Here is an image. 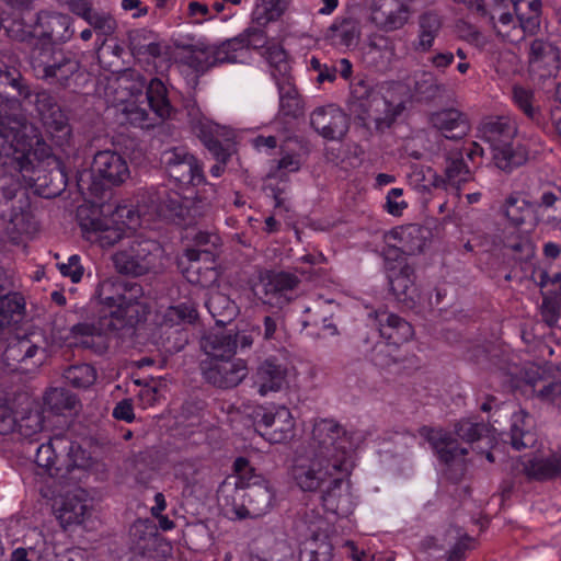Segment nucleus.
Wrapping results in <instances>:
<instances>
[{
	"mask_svg": "<svg viewBox=\"0 0 561 561\" xmlns=\"http://www.w3.org/2000/svg\"><path fill=\"white\" fill-rule=\"evenodd\" d=\"M199 346L208 359L232 358L237 351L236 334L232 330H209L201 337Z\"/></svg>",
	"mask_w": 561,
	"mask_h": 561,
	"instance_id": "nucleus-36",
	"label": "nucleus"
},
{
	"mask_svg": "<svg viewBox=\"0 0 561 561\" xmlns=\"http://www.w3.org/2000/svg\"><path fill=\"white\" fill-rule=\"evenodd\" d=\"M551 285H558V289L542 293L541 317L549 325L553 327L561 316V272L550 276Z\"/></svg>",
	"mask_w": 561,
	"mask_h": 561,
	"instance_id": "nucleus-52",
	"label": "nucleus"
},
{
	"mask_svg": "<svg viewBox=\"0 0 561 561\" xmlns=\"http://www.w3.org/2000/svg\"><path fill=\"white\" fill-rule=\"evenodd\" d=\"M305 313H310V317L301 321L304 329L321 325L322 330L325 332L323 336H335L339 334L337 327L331 321L332 313L329 314L323 308L314 307L313 310L306 308Z\"/></svg>",
	"mask_w": 561,
	"mask_h": 561,
	"instance_id": "nucleus-61",
	"label": "nucleus"
},
{
	"mask_svg": "<svg viewBox=\"0 0 561 561\" xmlns=\"http://www.w3.org/2000/svg\"><path fill=\"white\" fill-rule=\"evenodd\" d=\"M142 297L133 300H124L116 309L110 310L108 314L102 317V327L111 332H118L124 329H135L139 323L145 322L148 314V307Z\"/></svg>",
	"mask_w": 561,
	"mask_h": 561,
	"instance_id": "nucleus-25",
	"label": "nucleus"
},
{
	"mask_svg": "<svg viewBox=\"0 0 561 561\" xmlns=\"http://www.w3.org/2000/svg\"><path fill=\"white\" fill-rule=\"evenodd\" d=\"M62 377L69 386L85 390L95 383L98 371L91 364H75L64 370Z\"/></svg>",
	"mask_w": 561,
	"mask_h": 561,
	"instance_id": "nucleus-56",
	"label": "nucleus"
},
{
	"mask_svg": "<svg viewBox=\"0 0 561 561\" xmlns=\"http://www.w3.org/2000/svg\"><path fill=\"white\" fill-rule=\"evenodd\" d=\"M72 25L73 19L67 13L51 10L36 13L32 26L36 41L30 48L28 64L38 80L66 89L82 76L79 59L71 51L58 47L72 38Z\"/></svg>",
	"mask_w": 561,
	"mask_h": 561,
	"instance_id": "nucleus-1",
	"label": "nucleus"
},
{
	"mask_svg": "<svg viewBox=\"0 0 561 561\" xmlns=\"http://www.w3.org/2000/svg\"><path fill=\"white\" fill-rule=\"evenodd\" d=\"M45 358V337L38 333H31L11 340L2 353V362L7 368L22 374L36 369Z\"/></svg>",
	"mask_w": 561,
	"mask_h": 561,
	"instance_id": "nucleus-7",
	"label": "nucleus"
},
{
	"mask_svg": "<svg viewBox=\"0 0 561 561\" xmlns=\"http://www.w3.org/2000/svg\"><path fill=\"white\" fill-rule=\"evenodd\" d=\"M144 296V288L135 282L118 279H105L96 288L95 297L100 304L107 306L111 310L116 309L124 300H133Z\"/></svg>",
	"mask_w": 561,
	"mask_h": 561,
	"instance_id": "nucleus-32",
	"label": "nucleus"
},
{
	"mask_svg": "<svg viewBox=\"0 0 561 561\" xmlns=\"http://www.w3.org/2000/svg\"><path fill=\"white\" fill-rule=\"evenodd\" d=\"M455 434L458 438L468 444L479 443L486 440L491 444L490 426L484 422H473L470 419H462L455 424Z\"/></svg>",
	"mask_w": 561,
	"mask_h": 561,
	"instance_id": "nucleus-57",
	"label": "nucleus"
},
{
	"mask_svg": "<svg viewBox=\"0 0 561 561\" xmlns=\"http://www.w3.org/2000/svg\"><path fill=\"white\" fill-rule=\"evenodd\" d=\"M130 176L126 159L113 150H101L94 154L87 190L92 196L103 198L113 186L123 184Z\"/></svg>",
	"mask_w": 561,
	"mask_h": 561,
	"instance_id": "nucleus-6",
	"label": "nucleus"
},
{
	"mask_svg": "<svg viewBox=\"0 0 561 561\" xmlns=\"http://www.w3.org/2000/svg\"><path fill=\"white\" fill-rule=\"evenodd\" d=\"M162 245L142 236L127 238L112 255L115 271L125 276L140 277L156 272L161 266Z\"/></svg>",
	"mask_w": 561,
	"mask_h": 561,
	"instance_id": "nucleus-5",
	"label": "nucleus"
},
{
	"mask_svg": "<svg viewBox=\"0 0 561 561\" xmlns=\"http://www.w3.org/2000/svg\"><path fill=\"white\" fill-rule=\"evenodd\" d=\"M286 8L287 0H261L253 12L254 20L260 25H266L279 19Z\"/></svg>",
	"mask_w": 561,
	"mask_h": 561,
	"instance_id": "nucleus-60",
	"label": "nucleus"
},
{
	"mask_svg": "<svg viewBox=\"0 0 561 561\" xmlns=\"http://www.w3.org/2000/svg\"><path fill=\"white\" fill-rule=\"evenodd\" d=\"M273 77L278 90V115L287 118H298L304 115L305 104L291 76Z\"/></svg>",
	"mask_w": 561,
	"mask_h": 561,
	"instance_id": "nucleus-37",
	"label": "nucleus"
},
{
	"mask_svg": "<svg viewBox=\"0 0 561 561\" xmlns=\"http://www.w3.org/2000/svg\"><path fill=\"white\" fill-rule=\"evenodd\" d=\"M151 111L160 118H173L175 108L171 105L168 89L159 78H152L146 91Z\"/></svg>",
	"mask_w": 561,
	"mask_h": 561,
	"instance_id": "nucleus-49",
	"label": "nucleus"
},
{
	"mask_svg": "<svg viewBox=\"0 0 561 561\" xmlns=\"http://www.w3.org/2000/svg\"><path fill=\"white\" fill-rule=\"evenodd\" d=\"M410 89L417 102L426 104L443 98L447 91V87L428 71L415 75L413 85H411Z\"/></svg>",
	"mask_w": 561,
	"mask_h": 561,
	"instance_id": "nucleus-44",
	"label": "nucleus"
},
{
	"mask_svg": "<svg viewBox=\"0 0 561 561\" xmlns=\"http://www.w3.org/2000/svg\"><path fill=\"white\" fill-rule=\"evenodd\" d=\"M482 138L492 149V159L496 168L504 172H511L527 162L529 152L527 148L518 144L513 146L517 134L516 124L508 117H491L482 124Z\"/></svg>",
	"mask_w": 561,
	"mask_h": 561,
	"instance_id": "nucleus-3",
	"label": "nucleus"
},
{
	"mask_svg": "<svg viewBox=\"0 0 561 561\" xmlns=\"http://www.w3.org/2000/svg\"><path fill=\"white\" fill-rule=\"evenodd\" d=\"M21 178L24 186L33 188L34 193L44 198H54L60 195L67 186V175L60 167L46 169L42 162L30 160L24 167Z\"/></svg>",
	"mask_w": 561,
	"mask_h": 561,
	"instance_id": "nucleus-13",
	"label": "nucleus"
},
{
	"mask_svg": "<svg viewBox=\"0 0 561 561\" xmlns=\"http://www.w3.org/2000/svg\"><path fill=\"white\" fill-rule=\"evenodd\" d=\"M65 443L64 438L56 437L46 444H42L35 455V463L45 470V472L57 479H64V467L56 454V445Z\"/></svg>",
	"mask_w": 561,
	"mask_h": 561,
	"instance_id": "nucleus-51",
	"label": "nucleus"
},
{
	"mask_svg": "<svg viewBox=\"0 0 561 561\" xmlns=\"http://www.w3.org/2000/svg\"><path fill=\"white\" fill-rule=\"evenodd\" d=\"M430 231L420 225H408L393 229L387 236V245L383 249L385 261L408 260L423 251Z\"/></svg>",
	"mask_w": 561,
	"mask_h": 561,
	"instance_id": "nucleus-14",
	"label": "nucleus"
},
{
	"mask_svg": "<svg viewBox=\"0 0 561 561\" xmlns=\"http://www.w3.org/2000/svg\"><path fill=\"white\" fill-rule=\"evenodd\" d=\"M442 26L443 22L437 13L430 11L421 14L419 18L417 42L414 43V49L420 53L431 50Z\"/></svg>",
	"mask_w": 561,
	"mask_h": 561,
	"instance_id": "nucleus-50",
	"label": "nucleus"
},
{
	"mask_svg": "<svg viewBox=\"0 0 561 561\" xmlns=\"http://www.w3.org/2000/svg\"><path fill=\"white\" fill-rule=\"evenodd\" d=\"M24 186L23 180L19 172H8L0 175V217L10 222H14L22 211V199H19L16 205V197L19 194L25 195L21 192Z\"/></svg>",
	"mask_w": 561,
	"mask_h": 561,
	"instance_id": "nucleus-33",
	"label": "nucleus"
},
{
	"mask_svg": "<svg viewBox=\"0 0 561 561\" xmlns=\"http://www.w3.org/2000/svg\"><path fill=\"white\" fill-rule=\"evenodd\" d=\"M84 492L77 490L76 493H67L55 501L54 512L64 529L73 525H80L88 513V504Z\"/></svg>",
	"mask_w": 561,
	"mask_h": 561,
	"instance_id": "nucleus-35",
	"label": "nucleus"
},
{
	"mask_svg": "<svg viewBox=\"0 0 561 561\" xmlns=\"http://www.w3.org/2000/svg\"><path fill=\"white\" fill-rule=\"evenodd\" d=\"M61 465L65 473L64 479L72 478L73 471H81L90 466V457L78 443L70 442L67 458Z\"/></svg>",
	"mask_w": 561,
	"mask_h": 561,
	"instance_id": "nucleus-59",
	"label": "nucleus"
},
{
	"mask_svg": "<svg viewBox=\"0 0 561 561\" xmlns=\"http://www.w3.org/2000/svg\"><path fill=\"white\" fill-rule=\"evenodd\" d=\"M344 474H334L322 489L320 496L327 512L340 517H347L354 511V501L350 485L344 482Z\"/></svg>",
	"mask_w": 561,
	"mask_h": 561,
	"instance_id": "nucleus-28",
	"label": "nucleus"
},
{
	"mask_svg": "<svg viewBox=\"0 0 561 561\" xmlns=\"http://www.w3.org/2000/svg\"><path fill=\"white\" fill-rule=\"evenodd\" d=\"M91 216H82V210L79 211V225L83 237L92 242L98 243L101 248H110L114 244L127 240L124 237V229L122 226H113L115 219L101 218L96 211L92 210Z\"/></svg>",
	"mask_w": 561,
	"mask_h": 561,
	"instance_id": "nucleus-22",
	"label": "nucleus"
},
{
	"mask_svg": "<svg viewBox=\"0 0 561 561\" xmlns=\"http://www.w3.org/2000/svg\"><path fill=\"white\" fill-rule=\"evenodd\" d=\"M85 22L94 30L96 34L102 36L112 35L117 27V23L113 15L104 10L94 9Z\"/></svg>",
	"mask_w": 561,
	"mask_h": 561,
	"instance_id": "nucleus-63",
	"label": "nucleus"
},
{
	"mask_svg": "<svg viewBox=\"0 0 561 561\" xmlns=\"http://www.w3.org/2000/svg\"><path fill=\"white\" fill-rule=\"evenodd\" d=\"M129 550L142 558L157 559L165 557L170 546L152 520L138 519L129 529Z\"/></svg>",
	"mask_w": 561,
	"mask_h": 561,
	"instance_id": "nucleus-16",
	"label": "nucleus"
},
{
	"mask_svg": "<svg viewBox=\"0 0 561 561\" xmlns=\"http://www.w3.org/2000/svg\"><path fill=\"white\" fill-rule=\"evenodd\" d=\"M24 307L23 297L13 289L0 295V331L20 321Z\"/></svg>",
	"mask_w": 561,
	"mask_h": 561,
	"instance_id": "nucleus-53",
	"label": "nucleus"
},
{
	"mask_svg": "<svg viewBox=\"0 0 561 561\" xmlns=\"http://www.w3.org/2000/svg\"><path fill=\"white\" fill-rule=\"evenodd\" d=\"M325 37L336 46L355 47L360 37L359 21L353 16H340L328 28Z\"/></svg>",
	"mask_w": 561,
	"mask_h": 561,
	"instance_id": "nucleus-40",
	"label": "nucleus"
},
{
	"mask_svg": "<svg viewBox=\"0 0 561 561\" xmlns=\"http://www.w3.org/2000/svg\"><path fill=\"white\" fill-rule=\"evenodd\" d=\"M187 114L191 117L193 131L217 161L210 168V174L215 178L220 176L232 156L237 152L234 145L229 140L221 141L215 135L216 127L203 117L194 105L187 110Z\"/></svg>",
	"mask_w": 561,
	"mask_h": 561,
	"instance_id": "nucleus-10",
	"label": "nucleus"
},
{
	"mask_svg": "<svg viewBox=\"0 0 561 561\" xmlns=\"http://www.w3.org/2000/svg\"><path fill=\"white\" fill-rule=\"evenodd\" d=\"M410 9L401 0H375L370 21L386 32L401 28L409 20Z\"/></svg>",
	"mask_w": 561,
	"mask_h": 561,
	"instance_id": "nucleus-29",
	"label": "nucleus"
},
{
	"mask_svg": "<svg viewBox=\"0 0 561 561\" xmlns=\"http://www.w3.org/2000/svg\"><path fill=\"white\" fill-rule=\"evenodd\" d=\"M313 455L332 461L333 469H342L344 476L351 473L353 442L346 430L334 420L317 421L312 428Z\"/></svg>",
	"mask_w": 561,
	"mask_h": 561,
	"instance_id": "nucleus-4",
	"label": "nucleus"
},
{
	"mask_svg": "<svg viewBox=\"0 0 561 561\" xmlns=\"http://www.w3.org/2000/svg\"><path fill=\"white\" fill-rule=\"evenodd\" d=\"M306 526V539L300 545L299 561H334L333 543L324 530L325 520L316 515L306 513L297 527Z\"/></svg>",
	"mask_w": 561,
	"mask_h": 561,
	"instance_id": "nucleus-11",
	"label": "nucleus"
},
{
	"mask_svg": "<svg viewBox=\"0 0 561 561\" xmlns=\"http://www.w3.org/2000/svg\"><path fill=\"white\" fill-rule=\"evenodd\" d=\"M310 125L328 140H342L350 129V117L339 106L329 104L310 114Z\"/></svg>",
	"mask_w": 561,
	"mask_h": 561,
	"instance_id": "nucleus-24",
	"label": "nucleus"
},
{
	"mask_svg": "<svg viewBox=\"0 0 561 561\" xmlns=\"http://www.w3.org/2000/svg\"><path fill=\"white\" fill-rule=\"evenodd\" d=\"M536 203H531L519 194H511L500 208L513 227H520L535 218Z\"/></svg>",
	"mask_w": 561,
	"mask_h": 561,
	"instance_id": "nucleus-42",
	"label": "nucleus"
},
{
	"mask_svg": "<svg viewBox=\"0 0 561 561\" xmlns=\"http://www.w3.org/2000/svg\"><path fill=\"white\" fill-rule=\"evenodd\" d=\"M150 201L161 217L187 225L186 197H182L180 193L165 186L157 187L150 194Z\"/></svg>",
	"mask_w": 561,
	"mask_h": 561,
	"instance_id": "nucleus-34",
	"label": "nucleus"
},
{
	"mask_svg": "<svg viewBox=\"0 0 561 561\" xmlns=\"http://www.w3.org/2000/svg\"><path fill=\"white\" fill-rule=\"evenodd\" d=\"M211 46L196 44L191 46V54L187 56V65L196 72L204 73L215 66L213 60Z\"/></svg>",
	"mask_w": 561,
	"mask_h": 561,
	"instance_id": "nucleus-62",
	"label": "nucleus"
},
{
	"mask_svg": "<svg viewBox=\"0 0 561 561\" xmlns=\"http://www.w3.org/2000/svg\"><path fill=\"white\" fill-rule=\"evenodd\" d=\"M256 431L272 444L289 440L295 435V421L290 411L280 407L275 412H256L254 419Z\"/></svg>",
	"mask_w": 561,
	"mask_h": 561,
	"instance_id": "nucleus-20",
	"label": "nucleus"
},
{
	"mask_svg": "<svg viewBox=\"0 0 561 561\" xmlns=\"http://www.w3.org/2000/svg\"><path fill=\"white\" fill-rule=\"evenodd\" d=\"M510 436L516 450L534 446L536 434L533 432V417L528 412L519 410L512 415Z\"/></svg>",
	"mask_w": 561,
	"mask_h": 561,
	"instance_id": "nucleus-46",
	"label": "nucleus"
},
{
	"mask_svg": "<svg viewBox=\"0 0 561 561\" xmlns=\"http://www.w3.org/2000/svg\"><path fill=\"white\" fill-rule=\"evenodd\" d=\"M204 380L219 389H231L240 385L248 376L243 359H205L199 364Z\"/></svg>",
	"mask_w": 561,
	"mask_h": 561,
	"instance_id": "nucleus-18",
	"label": "nucleus"
},
{
	"mask_svg": "<svg viewBox=\"0 0 561 561\" xmlns=\"http://www.w3.org/2000/svg\"><path fill=\"white\" fill-rule=\"evenodd\" d=\"M527 382L531 386L533 394L541 402L549 404L561 403V377L538 376L537 378H529Z\"/></svg>",
	"mask_w": 561,
	"mask_h": 561,
	"instance_id": "nucleus-54",
	"label": "nucleus"
},
{
	"mask_svg": "<svg viewBox=\"0 0 561 561\" xmlns=\"http://www.w3.org/2000/svg\"><path fill=\"white\" fill-rule=\"evenodd\" d=\"M513 100L516 106L537 126L545 125V117L538 105H535L534 91L520 85L513 87Z\"/></svg>",
	"mask_w": 561,
	"mask_h": 561,
	"instance_id": "nucleus-55",
	"label": "nucleus"
},
{
	"mask_svg": "<svg viewBox=\"0 0 561 561\" xmlns=\"http://www.w3.org/2000/svg\"><path fill=\"white\" fill-rule=\"evenodd\" d=\"M419 434L428 442L439 461L448 467L447 478L454 483L459 482L466 473L465 460L459 458L466 456L468 449L460 447L457 439L442 428L424 425L419 428Z\"/></svg>",
	"mask_w": 561,
	"mask_h": 561,
	"instance_id": "nucleus-8",
	"label": "nucleus"
},
{
	"mask_svg": "<svg viewBox=\"0 0 561 561\" xmlns=\"http://www.w3.org/2000/svg\"><path fill=\"white\" fill-rule=\"evenodd\" d=\"M332 461L313 458L307 463H297L293 467V478L305 492H314L324 488L334 474H343L342 469H333Z\"/></svg>",
	"mask_w": 561,
	"mask_h": 561,
	"instance_id": "nucleus-23",
	"label": "nucleus"
},
{
	"mask_svg": "<svg viewBox=\"0 0 561 561\" xmlns=\"http://www.w3.org/2000/svg\"><path fill=\"white\" fill-rule=\"evenodd\" d=\"M347 107L359 126L371 131V123H374V130L377 133H383L390 128L404 108L402 103L390 102L382 94L381 88L366 79H358L351 83Z\"/></svg>",
	"mask_w": 561,
	"mask_h": 561,
	"instance_id": "nucleus-2",
	"label": "nucleus"
},
{
	"mask_svg": "<svg viewBox=\"0 0 561 561\" xmlns=\"http://www.w3.org/2000/svg\"><path fill=\"white\" fill-rule=\"evenodd\" d=\"M385 262L390 291L399 302L413 307L417 297L414 267L408 260Z\"/></svg>",
	"mask_w": 561,
	"mask_h": 561,
	"instance_id": "nucleus-21",
	"label": "nucleus"
},
{
	"mask_svg": "<svg viewBox=\"0 0 561 561\" xmlns=\"http://www.w3.org/2000/svg\"><path fill=\"white\" fill-rule=\"evenodd\" d=\"M440 148L444 159V176H436L434 185L437 187L446 184L459 186L471 181L473 171L466 163L463 149L460 145L449 146L443 144Z\"/></svg>",
	"mask_w": 561,
	"mask_h": 561,
	"instance_id": "nucleus-26",
	"label": "nucleus"
},
{
	"mask_svg": "<svg viewBox=\"0 0 561 561\" xmlns=\"http://www.w3.org/2000/svg\"><path fill=\"white\" fill-rule=\"evenodd\" d=\"M376 321L380 335L392 345H401L410 341L414 334L411 323L398 314L377 311Z\"/></svg>",
	"mask_w": 561,
	"mask_h": 561,
	"instance_id": "nucleus-38",
	"label": "nucleus"
},
{
	"mask_svg": "<svg viewBox=\"0 0 561 561\" xmlns=\"http://www.w3.org/2000/svg\"><path fill=\"white\" fill-rule=\"evenodd\" d=\"M76 403L77 397L65 388H53L44 396L45 407L57 415L73 410Z\"/></svg>",
	"mask_w": 561,
	"mask_h": 561,
	"instance_id": "nucleus-58",
	"label": "nucleus"
},
{
	"mask_svg": "<svg viewBox=\"0 0 561 561\" xmlns=\"http://www.w3.org/2000/svg\"><path fill=\"white\" fill-rule=\"evenodd\" d=\"M490 21L497 34L508 43L524 39L518 19L512 9V0H494L490 9Z\"/></svg>",
	"mask_w": 561,
	"mask_h": 561,
	"instance_id": "nucleus-30",
	"label": "nucleus"
},
{
	"mask_svg": "<svg viewBox=\"0 0 561 561\" xmlns=\"http://www.w3.org/2000/svg\"><path fill=\"white\" fill-rule=\"evenodd\" d=\"M299 284L300 279L295 273L263 270L259 273L253 291L264 305L283 309L293 300Z\"/></svg>",
	"mask_w": 561,
	"mask_h": 561,
	"instance_id": "nucleus-9",
	"label": "nucleus"
},
{
	"mask_svg": "<svg viewBox=\"0 0 561 561\" xmlns=\"http://www.w3.org/2000/svg\"><path fill=\"white\" fill-rule=\"evenodd\" d=\"M205 306L216 321V324L220 328L233 321L239 314V307L234 300L229 295L219 290L209 293Z\"/></svg>",
	"mask_w": 561,
	"mask_h": 561,
	"instance_id": "nucleus-43",
	"label": "nucleus"
},
{
	"mask_svg": "<svg viewBox=\"0 0 561 561\" xmlns=\"http://www.w3.org/2000/svg\"><path fill=\"white\" fill-rule=\"evenodd\" d=\"M45 129L58 147L68 146L72 135L69 117L61 106L41 118Z\"/></svg>",
	"mask_w": 561,
	"mask_h": 561,
	"instance_id": "nucleus-48",
	"label": "nucleus"
},
{
	"mask_svg": "<svg viewBox=\"0 0 561 561\" xmlns=\"http://www.w3.org/2000/svg\"><path fill=\"white\" fill-rule=\"evenodd\" d=\"M525 474L537 481L553 480L561 477V453H552L543 458L529 459L524 465Z\"/></svg>",
	"mask_w": 561,
	"mask_h": 561,
	"instance_id": "nucleus-47",
	"label": "nucleus"
},
{
	"mask_svg": "<svg viewBox=\"0 0 561 561\" xmlns=\"http://www.w3.org/2000/svg\"><path fill=\"white\" fill-rule=\"evenodd\" d=\"M428 123L433 128L440 131L446 139L456 142L465 138L470 130L467 115L454 107L431 113Z\"/></svg>",
	"mask_w": 561,
	"mask_h": 561,
	"instance_id": "nucleus-31",
	"label": "nucleus"
},
{
	"mask_svg": "<svg viewBox=\"0 0 561 561\" xmlns=\"http://www.w3.org/2000/svg\"><path fill=\"white\" fill-rule=\"evenodd\" d=\"M512 9L518 19L524 37L539 32L542 14L541 0H512Z\"/></svg>",
	"mask_w": 561,
	"mask_h": 561,
	"instance_id": "nucleus-41",
	"label": "nucleus"
},
{
	"mask_svg": "<svg viewBox=\"0 0 561 561\" xmlns=\"http://www.w3.org/2000/svg\"><path fill=\"white\" fill-rule=\"evenodd\" d=\"M242 502L233 505V513L238 519L257 518L270 512L273 505L274 493L260 476L249 477L243 493Z\"/></svg>",
	"mask_w": 561,
	"mask_h": 561,
	"instance_id": "nucleus-15",
	"label": "nucleus"
},
{
	"mask_svg": "<svg viewBox=\"0 0 561 561\" xmlns=\"http://www.w3.org/2000/svg\"><path fill=\"white\" fill-rule=\"evenodd\" d=\"M288 364L275 356L267 357L259 364L253 376L254 386L261 396L278 392L287 385Z\"/></svg>",
	"mask_w": 561,
	"mask_h": 561,
	"instance_id": "nucleus-27",
	"label": "nucleus"
},
{
	"mask_svg": "<svg viewBox=\"0 0 561 561\" xmlns=\"http://www.w3.org/2000/svg\"><path fill=\"white\" fill-rule=\"evenodd\" d=\"M31 89L21 71L13 66H0V107L4 116L24 115L20 98L28 99Z\"/></svg>",
	"mask_w": 561,
	"mask_h": 561,
	"instance_id": "nucleus-17",
	"label": "nucleus"
},
{
	"mask_svg": "<svg viewBox=\"0 0 561 561\" xmlns=\"http://www.w3.org/2000/svg\"><path fill=\"white\" fill-rule=\"evenodd\" d=\"M505 248L513 253V259L517 262H528L535 256V244L525 236H518L512 242L506 243Z\"/></svg>",
	"mask_w": 561,
	"mask_h": 561,
	"instance_id": "nucleus-64",
	"label": "nucleus"
},
{
	"mask_svg": "<svg viewBox=\"0 0 561 561\" xmlns=\"http://www.w3.org/2000/svg\"><path fill=\"white\" fill-rule=\"evenodd\" d=\"M160 162L169 178L181 185L198 186L205 182L198 159L184 147H172L162 151Z\"/></svg>",
	"mask_w": 561,
	"mask_h": 561,
	"instance_id": "nucleus-12",
	"label": "nucleus"
},
{
	"mask_svg": "<svg viewBox=\"0 0 561 561\" xmlns=\"http://www.w3.org/2000/svg\"><path fill=\"white\" fill-rule=\"evenodd\" d=\"M128 46L134 56H150L158 58L163 54V46L158 42L157 34L147 28L128 32Z\"/></svg>",
	"mask_w": 561,
	"mask_h": 561,
	"instance_id": "nucleus-45",
	"label": "nucleus"
},
{
	"mask_svg": "<svg viewBox=\"0 0 561 561\" xmlns=\"http://www.w3.org/2000/svg\"><path fill=\"white\" fill-rule=\"evenodd\" d=\"M560 59V49L553 43L542 38L530 43L528 60L531 67L551 75L559 69Z\"/></svg>",
	"mask_w": 561,
	"mask_h": 561,
	"instance_id": "nucleus-39",
	"label": "nucleus"
},
{
	"mask_svg": "<svg viewBox=\"0 0 561 561\" xmlns=\"http://www.w3.org/2000/svg\"><path fill=\"white\" fill-rule=\"evenodd\" d=\"M178 267L188 283L202 287H210L219 277L215 255L209 251L185 250L178 260Z\"/></svg>",
	"mask_w": 561,
	"mask_h": 561,
	"instance_id": "nucleus-19",
	"label": "nucleus"
}]
</instances>
